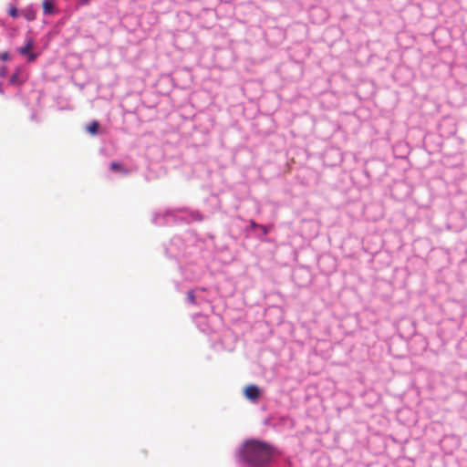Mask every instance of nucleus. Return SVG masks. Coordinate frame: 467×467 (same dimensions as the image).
Listing matches in <instances>:
<instances>
[{
  "mask_svg": "<svg viewBox=\"0 0 467 467\" xmlns=\"http://www.w3.org/2000/svg\"><path fill=\"white\" fill-rule=\"evenodd\" d=\"M241 454L248 464L263 467L272 460L274 449L264 441L251 440L243 445Z\"/></svg>",
  "mask_w": 467,
  "mask_h": 467,
  "instance_id": "nucleus-1",
  "label": "nucleus"
},
{
  "mask_svg": "<svg viewBox=\"0 0 467 467\" xmlns=\"http://www.w3.org/2000/svg\"><path fill=\"white\" fill-rule=\"evenodd\" d=\"M244 393L246 399L256 401L260 396V389L255 385H249L244 388Z\"/></svg>",
  "mask_w": 467,
  "mask_h": 467,
  "instance_id": "nucleus-2",
  "label": "nucleus"
},
{
  "mask_svg": "<svg viewBox=\"0 0 467 467\" xmlns=\"http://www.w3.org/2000/svg\"><path fill=\"white\" fill-rule=\"evenodd\" d=\"M99 123L97 120H93L86 126V130L91 135H97L99 133Z\"/></svg>",
  "mask_w": 467,
  "mask_h": 467,
  "instance_id": "nucleus-3",
  "label": "nucleus"
},
{
  "mask_svg": "<svg viewBox=\"0 0 467 467\" xmlns=\"http://www.w3.org/2000/svg\"><path fill=\"white\" fill-rule=\"evenodd\" d=\"M110 170L115 172H122L127 174L129 171L125 169L120 163L113 161L110 163Z\"/></svg>",
  "mask_w": 467,
  "mask_h": 467,
  "instance_id": "nucleus-4",
  "label": "nucleus"
},
{
  "mask_svg": "<svg viewBox=\"0 0 467 467\" xmlns=\"http://www.w3.org/2000/svg\"><path fill=\"white\" fill-rule=\"evenodd\" d=\"M9 82L13 85H20L24 82L18 70L10 77Z\"/></svg>",
  "mask_w": 467,
  "mask_h": 467,
  "instance_id": "nucleus-5",
  "label": "nucleus"
},
{
  "mask_svg": "<svg viewBox=\"0 0 467 467\" xmlns=\"http://www.w3.org/2000/svg\"><path fill=\"white\" fill-rule=\"evenodd\" d=\"M43 11L45 15L50 14L53 11V3L50 0L43 1Z\"/></svg>",
  "mask_w": 467,
  "mask_h": 467,
  "instance_id": "nucleus-6",
  "label": "nucleus"
},
{
  "mask_svg": "<svg viewBox=\"0 0 467 467\" xmlns=\"http://www.w3.org/2000/svg\"><path fill=\"white\" fill-rule=\"evenodd\" d=\"M32 47H33V41L28 40L24 47L19 48V53L21 55H26L29 53V51L32 49Z\"/></svg>",
  "mask_w": 467,
  "mask_h": 467,
  "instance_id": "nucleus-7",
  "label": "nucleus"
},
{
  "mask_svg": "<svg viewBox=\"0 0 467 467\" xmlns=\"http://www.w3.org/2000/svg\"><path fill=\"white\" fill-rule=\"evenodd\" d=\"M187 299H188V301L191 304H195L196 303L195 294H194V292L192 290L188 291V293H187Z\"/></svg>",
  "mask_w": 467,
  "mask_h": 467,
  "instance_id": "nucleus-8",
  "label": "nucleus"
},
{
  "mask_svg": "<svg viewBox=\"0 0 467 467\" xmlns=\"http://www.w3.org/2000/svg\"><path fill=\"white\" fill-rule=\"evenodd\" d=\"M8 14H9L12 17H17V16H18V10H17L15 6H12V7H10V9L8 10Z\"/></svg>",
  "mask_w": 467,
  "mask_h": 467,
  "instance_id": "nucleus-9",
  "label": "nucleus"
},
{
  "mask_svg": "<svg viewBox=\"0 0 467 467\" xmlns=\"http://www.w3.org/2000/svg\"><path fill=\"white\" fill-rule=\"evenodd\" d=\"M9 58V54L8 52L5 51L3 53L0 54V60H3V61H5Z\"/></svg>",
  "mask_w": 467,
  "mask_h": 467,
  "instance_id": "nucleus-10",
  "label": "nucleus"
},
{
  "mask_svg": "<svg viewBox=\"0 0 467 467\" xmlns=\"http://www.w3.org/2000/svg\"><path fill=\"white\" fill-rule=\"evenodd\" d=\"M91 0H78V5L84 6L88 5Z\"/></svg>",
  "mask_w": 467,
  "mask_h": 467,
  "instance_id": "nucleus-11",
  "label": "nucleus"
},
{
  "mask_svg": "<svg viewBox=\"0 0 467 467\" xmlns=\"http://www.w3.org/2000/svg\"><path fill=\"white\" fill-rule=\"evenodd\" d=\"M26 17L27 20H33L35 18V16L33 13H29L26 15Z\"/></svg>",
  "mask_w": 467,
  "mask_h": 467,
  "instance_id": "nucleus-12",
  "label": "nucleus"
},
{
  "mask_svg": "<svg viewBox=\"0 0 467 467\" xmlns=\"http://www.w3.org/2000/svg\"><path fill=\"white\" fill-rule=\"evenodd\" d=\"M36 56L35 54H32V53H31V54H29V56H28V60H29V61H33V60H35V59H36Z\"/></svg>",
  "mask_w": 467,
  "mask_h": 467,
  "instance_id": "nucleus-13",
  "label": "nucleus"
},
{
  "mask_svg": "<svg viewBox=\"0 0 467 467\" xmlns=\"http://www.w3.org/2000/svg\"><path fill=\"white\" fill-rule=\"evenodd\" d=\"M260 227L263 229V232L266 233V229H265V226H262V225H261Z\"/></svg>",
  "mask_w": 467,
  "mask_h": 467,
  "instance_id": "nucleus-14",
  "label": "nucleus"
},
{
  "mask_svg": "<svg viewBox=\"0 0 467 467\" xmlns=\"http://www.w3.org/2000/svg\"><path fill=\"white\" fill-rule=\"evenodd\" d=\"M252 226H253V227H255V226H256L255 223H254V222H253V223H252Z\"/></svg>",
  "mask_w": 467,
  "mask_h": 467,
  "instance_id": "nucleus-15",
  "label": "nucleus"
}]
</instances>
